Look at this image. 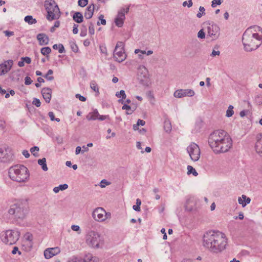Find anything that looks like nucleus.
<instances>
[{"instance_id":"39","label":"nucleus","mask_w":262,"mask_h":262,"mask_svg":"<svg viewBox=\"0 0 262 262\" xmlns=\"http://www.w3.org/2000/svg\"><path fill=\"white\" fill-rule=\"evenodd\" d=\"M68 262H85L83 259L78 258L77 257H73L69 259Z\"/></svg>"},{"instance_id":"50","label":"nucleus","mask_w":262,"mask_h":262,"mask_svg":"<svg viewBox=\"0 0 262 262\" xmlns=\"http://www.w3.org/2000/svg\"><path fill=\"white\" fill-rule=\"evenodd\" d=\"M198 37L201 39H203L205 38V34L202 29L199 31L198 33Z\"/></svg>"},{"instance_id":"21","label":"nucleus","mask_w":262,"mask_h":262,"mask_svg":"<svg viewBox=\"0 0 262 262\" xmlns=\"http://www.w3.org/2000/svg\"><path fill=\"white\" fill-rule=\"evenodd\" d=\"M41 94L45 101L49 103L52 96V90L49 88H44L41 90Z\"/></svg>"},{"instance_id":"7","label":"nucleus","mask_w":262,"mask_h":262,"mask_svg":"<svg viewBox=\"0 0 262 262\" xmlns=\"http://www.w3.org/2000/svg\"><path fill=\"white\" fill-rule=\"evenodd\" d=\"M1 241L5 244L12 245L19 239L20 232L17 230H7L0 235Z\"/></svg>"},{"instance_id":"35","label":"nucleus","mask_w":262,"mask_h":262,"mask_svg":"<svg viewBox=\"0 0 262 262\" xmlns=\"http://www.w3.org/2000/svg\"><path fill=\"white\" fill-rule=\"evenodd\" d=\"M141 204V201L139 199L136 200V205H134L133 208V209L136 211H140V205Z\"/></svg>"},{"instance_id":"28","label":"nucleus","mask_w":262,"mask_h":262,"mask_svg":"<svg viewBox=\"0 0 262 262\" xmlns=\"http://www.w3.org/2000/svg\"><path fill=\"white\" fill-rule=\"evenodd\" d=\"M53 48L54 50L58 49V52L60 53H62L65 52L64 48L62 44L59 43L58 45L55 44L53 46Z\"/></svg>"},{"instance_id":"3","label":"nucleus","mask_w":262,"mask_h":262,"mask_svg":"<svg viewBox=\"0 0 262 262\" xmlns=\"http://www.w3.org/2000/svg\"><path fill=\"white\" fill-rule=\"evenodd\" d=\"M8 173L10 179L17 182H26L29 179V170L23 165H15L11 166L9 169Z\"/></svg>"},{"instance_id":"4","label":"nucleus","mask_w":262,"mask_h":262,"mask_svg":"<svg viewBox=\"0 0 262 262\" xmlns=\"http://www.w3.org/2000/svg\"><path fill=\"white\" fill-rule=\"evenodd\" d=\"M45 8L47 12L46 18L48 20H57L60 17L61 12L54 0H46Z\"/></svg>"},{"instance_id":"29","label":"nucleus","mask_w":262,"mask_h":262,"mask_svg":"<svg viewBox=\"0 0 262 262\" xmlns=\"http://www.w3.org/2000/svg\"><path fill=\"white\" fill-rule=\"evenodd\" d=\"M85 262H97L98 258L96 257H93L92 255L89 254L86 256L85 259H83Z\"/></svg>"},{"instance_id":"26","label":"nucleus","mask_w":262,"mask_h":262,"mask_svg":"<svg viewBox=\"0 0 262 262\" xmlns=\"http://www.w3.org/2000/svg\"><path fill=\"white\" fill-rule=\"evenodd\" d=\"M172 126L171 122L169 120H165L164 122V129L166 133H170L171 130Z\"/></svg>"},{"instance_id":"53","label":"nucleus","mask_w":262,"mask_h":262,"mask_svg":"<svg viewBox=\"0 0 262 262\" xmlns=\"http://www.w3.org/2000/svg\"><path fill=\"white\" fill-rule=\"evenodd\" d=\"M32 82V80L31 79L30 77L27 76L25 78V84L26 85H29Z\"/></svg>"},{"instance_id":"62","label":"nucleus","mask_w":262,"mask_h":262,"mask_svg":"<svg viewBox=\"0 0 262 262\" xmlns=\"http://www.w3.org/2000/svg\"><path fill=\"white\" fill-rule=\"evenodd\" d=\"M17 251H18L19 254H21V252L18 251V248L17 247H14L13 248V249L12 251V253L13 254H15L17 253Z\"/></svg>"},{"instance_id":"30","label":"nucleus","mask_w":262,"mask_h":262,"mask_svg":"<svg viewBox=\"0 0 262 262\" xmlns=\"http://www.w3.org/2000/svg\"><path fill=\"white\" fill-rule=\"evenodd\" d=\"M69 43L70 45V47L71 50L75 53H77L78 52V47L75 42L73 40H70L69 41Z\"/></svg>"},{"instance_id":"43","label":"nucleus","mask_w":262,"mask_h":262,"mask_svg":"<svg viewBox=\"0 0 262 262\" xmlns=\"http://www.w3.org/2000/svg\"><path fill=\"white\" fill-rule=\"evenodd\" d=\"M32 104L36 107H39L41 105V102L38 99L34 98L33 99Z\"/></svg>"},{"instance_id":"48","label":"nucleus","mask_w":262,"mask_h":262,"mask_svg":"<svg viewBox=\"0 0 262 262\" xmlns=\"http://www.w3.org/2000/svg\"><path fill=\"white\" fill-rule=\"evenodd\" d=\"M71 229L74 231L78 232V233H80V227L78 225H73L71 226Z\"/></svg>"},{"instance_id":"12","label":"nucleus","mask_w":262,"mask_h":262,"mask_svg":"<svg viewBox=\"0 0 262 262\" xmlns=\"http://www.w3.org/2000/svg\"><path fill=\"white\" fill-rule=\"evenodd\" d=\"M92 217L96 221L101 222L107 218V213L103 208L98 207L93 211Z\"/></svg>"},{"instance_id":"51","label":"nucleus","mask_w":262,"mask_h":262,"mask_svg":"<svg viewBox=\"0 0 262 262\" xmlns=\"http://www.w3.org/2000/svg\"><path fill=\"white\" fill-rule=\"evenodd\" d=\"M75 97L76 98L78 99L81 101L84 102V101H85L86 100V99L85 97L81 96L79 94H76Z\"/></svg>"},{"instance_id":"42","label":"nucleus","mask_w":262,"mask_h":262,"mask_svg":"<svg viewBox=\"0 0 262 262\" xmlns=\"http://www.w3.org/2000/svg\"><path fill=\"white\" fill-rule=\"evenodd\" d=\"M48 115H49V117L50 118L51 120L56 121L57 122L60 121V119L59 118H55L54 114L53 112H49Z\"/></svg>"},{"instance_id":"22","label":"nucleus","mask_w":262,"mask_h":262,"mask_svg":"<svg viewBox=\"0 0 262 262\" xmlns=\"http://www.w3.org/2000/svg\"><path fill=\"white\" fill-rule=\"evenodd\" d=\"M37 39L41 46L47 45L49 43V39L47 35L43 33H40L37 35Z\"/></svg>"},{"instance_id":"49","label":"nucleus","mask_w":262,"mask_h":262,"mask_svg":"<svg viewBox=\"0 0 262 262\" xmlns=\"http://www.w3.org/2000/svg\"><path fill=\"white\" fill-rule=\"evenodd\" d=\"M99 48L101 53L107 55V49L105 46L101 45L100 46Z\"/></svg>"},{"instance_id":"58","label":"nucleus","mask_w":262,"mask_h":262,"mask_svg":"<svg viewBox=\"0 0 262 262\" xmlns=\"http://www.w3.org/2000/svg\"><path fill=\"white\" fill-rule=\"evenodd\" d=\"M78 25L76 24H74L73 26V33L74 34H76L78 32Z\"/></svg>"},{"instance_id":"36","label":"nucleus","mask_w":262,"mask_h":262,"mask_svg":"<svg viewBox=\"0 0 262 262\" xmlns=\"http://www.w3.org/2000/svg\"><path fill=\"white\" fill-rule=\"evenodd\" d=\"M91 88L95 92L99 93V88L95 81H92L90 84Z\"/></svg>"},{"instance_id":"24","label":"nucleus","mask_w":262,"mask_h":262,"mask_svg":"<svg viewBox=\"0 0 262 262\" xmlns=\"http://www.w3.org/2000/svg\"><path fill=\"white\" fill-rule=\"evenodd\" d=\"M73 19L75 22L77 23H82L83 20L82 14L79 12H75L73 15Z\"/></svg>"},{"instance_id":"38","label":"nucleus","mask_w":262,"mask_h":262,"mask_svg":"<svg viewBox=\"0 0 262 262\" xmlns=\"http://www.w3.org/2000/svg\"><path fill=\"white\" fill-rule=\"evenodd\" d=\"M223 2L224 0H213L211 2V7L214 8L216 5H221Z\"/></svg>"},{"instance_id":"13","label":"nucleus","mask_w":262,"mask_h":262,"mask_svg":"<svg viewBox=\"0 0 262 262\" xmlns=\"http://www.w3.org/2000/svg\"><path fill=\"white\" fill-rule=\"evenodd\" d=\"M129 7H127L126 9L121 8L118 12L116 18L115 19L116 25L118 27H121L124 24V20L125 16V14L128 13Z\"/></svg>"},{"instance_id":"41","label":"nucleus","mask_w":262,"mask_h":262,"mask_svg":"<svg viewBox=\"0 0 262 262\" xmlns=\"http://www.w3.org/2000/svg\"><path fill=\"white\" fill-rule=\"evenodd\" d=\"M99 19L100 20V22L98 21L97 23V25L98 26H99L100 24H102L103 25H105L106 24V20L104 19V16L103 15H100L99 16Z\"/></svg>"},{"instance_id":"40","label":"nucleus","mask_w":262,"mask_h":262,"mask_svg":"<svg viewBox=\"0 0 262 262\" xmlns=\"http://www.w3.org/2000/svg\"><path fill=\"white\" fill-rule=\"evenodd\" d=\"M138 70L139 71H141V73L144 74V76H145V75L147 73V69L144 66L141 65L138 67Z\"/></svg>"},{"instance_id":"33","label":"nucleus","mask_w":262,"mask_h":262,"mask_svg":"<svg viewBox=\"0 0 262 262\" xmlns=\"http://www.w3.org/2000/svg\"><path fill=\"white\" fill-rule=\"evenodd\" d=\"M233 106L230 105L226 111V116L227 117H230L234 114Z\"/></svg>"},{"instance_id":"5","label":"nucleus","mask_w":262,"mask_h":262,"mask_svg":"<svg viewBox=\"0 0 262 262\" xmlns=\"http://www.w3.org/2000/svg\"><path fill=\"white\" fill-rule=\"evenodd\" d=\"M85 242L88 246L95 248H101L104 244L103 237L98 232L93 230L88 232Z\"/></svg>"},{"instance_id":"57","label":"nucleus","mask_w":262,"mask_h":262,"mask_svg":"<svg viewBox=\"0 0 262 262\" xmlns=\"http://www.w3.org/2000/svg\"><path fill=\"white\" fill-rule=\"evenodd\" d=\"M39 147L37 146H34L30 149V151L32 154H33L34 156H35V151H38Z\"/></svg>"},{"instance_id":"55","label":"nucleus","mask_w":262,"mask_h":262,"mask_svg":"<svg viewBox=\"0 0 262 262\" xmlns=\"http://www.w3.org/2000/svg\"><path fill=\"white\" fill-rule=\"evenodd\" d=\"M68 185L67 184H60L58 186V188H59V190H66V189L68 188Z\"/></svg>"},{"instance_id":"34","label":"nucleus","mask_w":262,"mask_h":262,"mask_svg":"<svg viewBox=\"0 0 262 262\" xmlns=\"http://www.w3.org/2000/svg\"><path fill=\"white\" fill-rule=\"evenodd\" d=\"M187 170H188V171H187L188 174H190L192 173L194 176H196L198 174V173L196 172V171L195 170V169L192 166H191L190 165H188L187 166Z\"/></svg>"},{"instance_id":"37","label":"nucleus","mask_w":262,"mask_h":262,"mask_svg":"<svg viewBox=\"0 0 262 262\" xmlns=\"http://www.w3.org/2000/svg\"><path fill=\"white\" fill-rule=\"evenodd\" d=\"M116 96L118 98L122 97V99H125L126 96L125 91L124 90H121L120 92H117L116 94Z\"/></svg>"},{"instance_id":"16","label":"nucleus","mask_w":262,"mask_h":262,"mask_svg":"<svg viewBox=\"0 0 262 262\" xmlns=\"http://www.w3.org/2000/svg\"><path fill=\"white\" fill-rule=\"evenodd\" d=\"M195 93L193 90L191 89H180L177 90L173 94V96L176 98H182L184 97H192L194 96Z\"/></svg>"},{"instance_id":"27","label":"nucleus","mask_w":262,"mask_h":262,"mask_svg":"<svg viewBox=\"0 0 262 262\" xmlns=\"http://www.w3.org/2000/svg\"><path fill=\"white\" fill-rule=\"evenodd\" d=\"M24 20L29 25L35 24L37 23L36 19L33 18L31 15H27L25 16Z\"/></svg>"},{"instance_id":"45","label":"nucleus","mask_w":262,"mask_h":262,"mask_svg":"<svg viewBox=\"0 0 262 262\" xmlns=\"http://www.w3.org/2000/svg\"><path fill=\"white\" fill-rule=\"evenodd\" d=\"M182 5L183 7H186V6H187L188 7L190 8L192 6L193 3L192 0H189L188 2H184Z\"/></svg>"},{"instance_id":"31","label":"nucleus","mask_w":262,"mask_h":262,"mask_svg":"<svg viewBox=\"0 0 262 262\" xmlns=\"http://www.w3.org/2000/svg\"><path fill=\"white\" fill-rule=\"evenodd\" d=\"M53 73L52 70L50 69L48 70L47 73L44 76V77L49 81H52L54 79V77L52 76Z\"/></svg>"},{"instance_id":"60","label":"nucleus","mask_w":262,"mask_h":262,"mask_svg":"<svg viewBox=\"0 0 262 262\" xmlns=\"http://www.w3.org/2000/svg\"><path fill=\"white\" fill-rule=\"evenodd\" d=\"M137 125H138V126H139V125L143 126L144 125H145V122L143 120L138 119L137 121Z\"/></svg>"},{"instance_id":"32","label":"nucleus","mask_w":262,"mask_h":262,"mask_svg":"<svg viewBox=\"0 0 262 262\" xmlns=\"http://www.w3.org/2000/svg\"><path fill=\"white\" fill-rule=\"evenodd\" d=\"M40 52L42 55L48 56L51 52V49L48 47H43L41 49Z\"/></svg>"},{"instance_id":"10","label":"nucleus","mask_w":262,"mask_h":262,"mask_svg":"<svg viewBox=\"0 0 262 262\" xmlns=\"http://www.w3.org/2000/svg\"><path fill=\"white\" fill-rule=\"evenodd\" d=\"M232 145V140L229 136L227 135L213 150L216 154L226 152L230 149Z\"/></svg>"},{"instance_id":"56","label":"nucleus","mask_w":262,"mask_h":262,"mask_svg":"<svg viewBox=\"0 0 262 262\" xmlns=\"http://www.w3.org/2000/svg\"><path fill=\"white\" fill-rule=\"evenodd\" d=\"M21 59H23V61H24V62H26L27 63H28V64L30 63L31 62V59L29 57H21Z\"/></svg>"},{"instance_id":"11","label":"nucleus","mask_w":262,"mask_h":262,"mask_svg":"<svg viewBox=\"0 0 262 262\" xmlns=\"http://www.w3.org/2000/svg\"><path fill=\"white\" fill-rule=\"evenodd\" d=\"M187 151L192 161L196 162L199 160L201 151L199 146L196 144L192 142L187 147Z\"/></svg>"},{"instance_id":"19","label":"nucleus","mask_w":262,"mask_h":262,"mask_svg":"<svg viewBox=\"0 0 262 262\" xmlns=\"http://www.w3.org/2000/svg\"><path fill=\"white\" fill-rule=\"evenodd\" d=\"M208 35L212 37V39L217 38L219 35V27L216 25L209 26L207 28Z\"/></svg>"},{"instance_id":"15","label":"nucleus","mask_w":262,"mask_h":262,"mask_svg":"<svg viewBox=\"0 0 262 262\" xmlns=\"http://www.w3.org/2000/svg\"><path fill=\"white\" fill-rule=\"evenodd\" d=\"M88 120H99L100 121L104 120L109 118L108 115H100L97 110H94L92 112L89 113L86 117Z\"/></svg>"},{"instance_id":"9","label":"nucleus","mask_w":262,"mask_h":262,"mask_svg":"<svg viewBox=\"0 0 262 262\" xmlns=\"http://www.w3.org/2000/svg\"><path fill=\"white\" fill-rule=\"evenodd\" d=\"M124 47V43L122 41H118L114 49L113 57L118 62H121L126 58L127 55L125 53Z\"/></svg>"},{"instance_id":"18","label":"nucleus","mask_w":262,"mask_h":262,"mask_svg":"<svg viewBox=\"0 0 262 262\" xmlns=\"http://www.w3.org/2000/svg\"><path fill=\"white\" fill-rule=\"evenodd\" d=\"M60 252L59 247L48 248L44 251V256L46 259H49Z\"/></svg>"},{"instance_id":"54","label":"nucleus","mask_w":262,"mask_h":262,"mask_svg":"<svg viewBox=\"0 0 262 262\" xmlns=\"http://www.w3.org/2000/svg\"><path fill=\"white\" fill-rule=\"evenodd\" d=\"M242 198L245 201V203H246V205L250 203L251 199L247 197L245 195L243 194Z\"/></svg>"},{"instance_id":"14","label":"nucleus","mask_w":262,"mask_h":262,"mask_svg":"<svg viewBox=\"0 0 262 262\" xmlns=\"http://www.w3.org/2000/svg\"><path fill=\"white\" fill-rule=\"evenodd\" d=\"M13 154L9 148H0V162H7L12 160Z\"/></svg>"},{"instance_id":"52","label":"nucleus","mask_w":262,"mask_h":262,"mask_svg":"<svg viewBox=\"0 0 262 262\" xmlns=\"http://www.w3.org/2000/svg\"><path fill=\"white\" fill-rule=\"evenodd\" d=\"M238 203L242 205L243 207L246 206V203H245L243 199L242 198V196L241 197H239L238 199Z\"/></svg>"},{"instance_id":"64","label":"nucleus","mask_w":262,"mask_h":262,"mask_svg":"<svg viewBox=\"0 0 262 262\" xmlns=\"http://www.w3.org/2000/svg\"><path fill=\"white\" fill-rule=\"evenodd\" d=\"M122 110H126L129 111L131 109V107L129 105L127 104H124L122 107Z\"/></svg>"},{"instance_id":"8","label":"nucleus","mask_w":262,"mask_h":262,"mask_svg":"<svg viewBox=\"0 0 262 262\" xmlns=\"http://www.w3.org/2000/svg\"><path fill=\"white\" fill-rule=\"evenodd\" d=\"M227 136V133L223 130H216L212 132L208 139L210 147L214 149Z\"/></svg>"},{"instance_id":"63","label":"nucleus","mask_w":262,"mask_h":262,"mask_svg":"<svg viewBox=\"0 0 262 262\" xmlns=\"http://www.w3.org/2000/svg\"><path fill=\"white\" fill-rule=\"evenodd\" d=\"M22 154L26 158H28L30 157V154L27 150H23Z\"/></svg>"},{"instance_id":"1","label":"nucleus","mask_w":262,"mask_h":262,"mask_svg":"<svg viewBox=\"0 0 262 262\" xmlns=\"http://www.w3.org/2000/svg\"><path fill=\"white\" fill-rule=\"evenodd\" d=\"M203 245L211 252L218 253L226 248L227 238L223 232L209 230L206 232L203 235Z\"/></svg>"},{"instance_id":"20","label":"nucleus","mask_w":262,"mask_h":262,"mask_svg":"<svg viewBox=\"0 0 262 262\" xmlns=\"http://www.w3.org/2000/svg\"><path fill=\"white\" fill-rule=\"evenodd\" d=\"M255 149L257 154L262 157V134H258L256 137Z\"/></svg>"},{"instance_id":"2","label":"nucleus","mask_w":262,"mask_h":262,"mask_svg":"<svg viewBox=\"0 0 262 262\" xmlns=\"http://www.w3.org/2000/svg\"><path fill=\"white\" fill-rule=\"evenodd\" d=\"M242 42L244 50L251 52L257 49L262 42V29L258 26L248 28L244 33Z\"/></svg>"},{"instance_id":"6","label":"nucleus","mask_w":262,"mask_h":262,"mask_svg":"<svg viewBox=\"0 0 262 262\" xmlns=\"http://www.w3.org/2000/svg\"><path fill=\"white\" fill-rule=\"evenodd\" d=\"M27 213V208L21 202H17L12 204L8 210V213L13 215L15 219H24Z\"/></svg>"},{"instance_id":"25","label":"nucleus","mask_w":262,"mask_h":262,"mask_svg":"<svg viewBox=\"0 0 262 262\" xmlns=\"http://www.w3.org/2000/svg\"><path fill=\"white\" fill-rule=\"evenodd\" d=\"M38 164L41 166V168L43 171H47L48 168L46 164V159L43 158L38 160Z\"/></svg>"},{"instance_id":"47","label":"nucleus","mask_w":262,"mask_h":262,"mask_svg":"<svg viewBox=\"0 0 262 262\" xmlns=\"http://www.w3.org/2000/svg\"><path fill=\"white\" fill-rule=\"evenodd\" d=\"M88 4V0H79L78 5L81 7H85Z\"/></svg>"},{"instance_id":"61","label":"nucleus","mask_w":262,"mask_h":262,"mask_svg":"<svg viewBox=\"0 0 262 262\" xmlns=\"http://www.w3.org/2000/svg\"><path fill=\"white\" fill-rule=\"evenodd\" d=\"M220 54V52L219 51L213 50L211 54V56L212 57H214L216 55H219Z\"/></svg>"},{"instance_id":"44","label":"nucleus","mask_w":262,"mask_h":262,"mask_svg":"<svg viewBox=\"0 0 262 262\" xmlns=\"http://www.w3.org/2000/svg\"><path fill=\"white\" fill-rule=\"evenodd\" d=\"M110 184V182L107 181L106 180L103 179L100 182V187L101 188H104L106 185H108Z\"/></svg>"},{"instance_id":"46","label":"nucleus","mask_w":262,"mask_h":262,"mask_svg":"<svg viewBox=\"0 0 262 262\" xmlns=\"http://www.w3.org/2000/svg\"><path fill=\"white\" fill-rule=\"evenodd\" d=\"M89 30V33L90 34L93 35L94 34L95 29H94V25L92 23H90V24Z\"/></svg>"},{"instance_id":"59","label":"nucleus","mask_w":262,"mask_h":262,"mask_svg":"<svg viewBox=\"0 0 262 262\" xmlns=\"http://www.w3.org/2000/svg\"><path fill=\"white\" fill-rule=\"evenodd\" d=\"M4 33L6 35V36L8 37H10L11 36H12L14 35V32L12 31H5Z\"/></svg>"},{"instance_id":"17","label":"nucleus","mask_w":262,"mask_h":262,"mask_svg":"<svg viewBox=\"0 0 262 262\" xmlns=\"http://www.w3.org/2000/svg\"><path fill=\"white\" fill-rule=\"evenodd\" d=\"M13 64V61L9 59L0 64V76L8 73Z\"/></svg>"},{"instance_id":"23","label":"nucleus","mask_w":262,"mask_h":262,"mask_svg":"<svg viewBox=\"0 0 262 262\" xmlns=\"http://www.w3.org/2000/svg\"><path fill=\"white\" fill-rule=\"evenodd\" d=\"M95 6L94 4L89 6L85 10L84 17L86 19H90L92 17L94 13Z\"/></svg>"}]
</instances>
